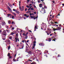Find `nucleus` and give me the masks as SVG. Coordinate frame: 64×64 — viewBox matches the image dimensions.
<instances>
[{"label":"nucleus","mask_w":64,"mask_h":64,"mask_svg":"<svg viewBox=\"0 0 64 64\" xmlns=\"http://www.w3.org/2000/svg\"><path fill=\"white\" fill-rule=\"evenodd\" d=\"M25 33H24L23 34V35L24 36H25Z\"/></svg>","instance_id":"603ef678"},{"label":"nucleus","mask_w":64,"mask_h":64,"mask_svg":"<svg viewBox=\"0 0 64 64\" xmlns=\"http://www.w3.org/2000/svg\"><path fill=\"white\" fill-rule=\"evenodd\" d=\"M6 23H5V22H2V26H4V25H5V24Z\"/></svg>","instance_id":"6e6552de"},{"label":"nucleus","mask_w":64,"mask_h":64,"mask_svg":"<svg viewBox=\"0 0 64 64\" xmlns=\"http://www.w3.org/2000/svg\"><path fill=\"white\" fill-rule=\"evenodd\" d=\"M18 34H16V36H18Z\"/></svg>","instance_id":"052dcab7"},{"label":"nucleus","mask_w":64,"mask_h":64,"mask_svg":"<svg viewBox=\"0 0 64 64\" xmlns=\"http://www.w3.org/2000/svg\"><path fill=\"white\" fill-rule=\"evenodd\" d=\"M35 46H32V50H33V49H34V48H35Z\"/></svg>","instance_id":"5701e85b"},{"label":"nucleus","mask_w":64,"mask_h":64,"mask_svg":"<svg viewBox=\"0 0 64 64\" xmlns=\"http://www.w3.org/2000/svg\"><path fill=\"white\" fill-rule=\"evenodd\" d=\"M39 44L41 46H44V44L43 43H40V44Z\"/></svg>","instance_id":"423d86ee"},{"label":"nucleus","mask_w":64,"mask_h":64,"mask_svg":"<svg viewBox=\"0 0 64 64\" xmlns=\"http://www.w3.org/2000/svg\"><path fill=\"white\" fill-rule=\"evenodd\" d=\"M28 32H27L25 34V36H26V38H28V36H27V35L28 34Z\"/></svg>","instance_id":"39448f33"},{"label":"nucleus","mask_w":64,"mask_h":64,"mask_svg":"<svg viewBox=\"0 0 64 64\" xmlns=\"http://www.w3.org/2000/svg\"><path fill=\"white\" fill-rule=\"evenodd\" d=\"M29 17V15L26 16V18H28V17Z\"/></svg>","instance_id":"ea45409f"},{"label":"nucleus","mask_w":64,"mask_h":64,"mask_svg":"<svg viewBox=\"0 0 64 64\" xmlns=\"http://www.w3.org/2000/svg\"><path fill=\"white\" fill-rule=\"evenodd\" d=\"M27 52L28 53V54H32V52L31 51L29 50L28 52Z\"/></svg>","instance_id":"1a4fd4ad"},{"label":"nucleus","mask_w":64,"mask_h":64,"mask_svg":"<svg viewBox=\"0 0 64 64\" xmlns=\"http://www.w3.org/2000/svg\"><path fill=\"white\" fill-rule=\"evenodd\" d=\"M16 12L18 14H19V13H20L17 10H16Z\"/></svg>","instance_id":"9d476101"},{"label":"nucleus","mask_w":64,"mask_h":64,"mask_svg":"<svg viewBox=\"0 0 64 64\" xmlns=\"http://www.w3.org/2000/svg\"><path fill=\"white\" fill-rule=\"evenodd\" d=\"M34 14H36V12H34Z\"/></svg>","instance_id":"4d7b16f0"},{"label":"nucleus","mask_w":64,"mask_h":64,"mask_svg":"<svg viewBox=\"0 0 64 64\" xmlns=\"http://www.w3.org/2000/svg\"><path fill=\"white\" fill-rule=\"evenodd\" d=\"M45 52H46V53H48V51H46V50L45 51Z\"/></svg>","instance_id":"09e8293b"},{"label":"nucleus","mask_w":64,"mask_h":64,"mask_svg":"<svg viewBox=\"0 0 64 64\" xmlns=\"http://www.w3.org/2000/svg\"><path fill=\"white\" fill-rule=\"evenodd\" d=\"M19 59V58H17V59L16 60H17V61H18L19 60H18V59Z\"/></svg>","instance_id":"72a5a7b5"},{"label":"nucleus","mask_w":64,"mask_h":64,"mask_svg":"<svg viewBox=\"0 0 64 64\" xmlns=\"http://www.w3.org/2000/svg\"><path fill=\"white\" fill-rule=\"evenodd\" d=\"M42 10H43V9H44H44H45V8H43V7H42Z\"/></svg>","instance_id":"3c124183"},{"label":"nucleus","mask_w":64,"mask_h":64,"mask_svg":"<svg viewBox=\"0 0 64 64\" xmlns=\"http://www.w3.org/2000/svg\"><path fill=\"white\" fill-rule=\"evenodd\" d=\"M34 44L36 43V40H35L34 41Z\"/></svg>","instance_id":"58836bf2"},{"label":"nucleus","mask_w":64,"mask_h":64,"mask_svg":"<svg viewBox=\"0 0 64 64\" xmlns=\"http://www.w3.org/2000/svg\"><path fill=\"white\" fill-rule=\"evenodd\" d=\"M34 19H36V18H34Z\"/></svg>","instance_id":"338daca9"},{"label":"nucleus","mask_w":64,"mask_h":64,"mask_svg":"<svg viewBox=\"0 0 64 64\" xmlns=\"http://www.w3.org/2000/svg\"><path fill=\"white\" fill-rule=\"evenodd\" d=\"M54 23L55 24H58V22H54Z\"/></svg>","instance_id":"c9c22d12"},{"label":"nucleus","mask_w":64,"mask_h":64,"mask_svg":"<svg viewBox=\"0 0 64 64\" xmlns=\"http://www.w3.org/2000/svg\"><path fill=\"white\" fill-rule=\"evenodd\" d=\"M28 31H29V32H30L31 33H32V31L30 30H29Z\"/></svg>","instance_id":"e433bc0d"},{"label":"nucleus","mask_w":64,"mask_h":64,"mask_svg":"<svg viewBox=\"0 0 64 64\" xmlns=\"http://www.w3.org/2000/svg\"><path fill=\"white\" fill-rule=\"evenodd\" d=\"M8 43H10V40H8Z\"/></svg>","instance_id":"4c0bfd02"},{"label":"nucleus","mask_w":64,"mask_h":64,"mask_svg":"<svg viewBox=\"0 0 64 64\" xmlns=\"http://www.w3.org/2000/svg\"><path fill=\"white\" fill-rule=\"evenodd\" d=\"M11 33V34L12 35H14V33H13V32H12Z\"/></svg>","instance_id":"393cba45"},{"label":"nucleus","mask_w":64,"mask_h":64,"mask_svg":"<svg viewBox=\"0 0 64 64\" xmlns=\"http://www.w3.org/2000/svg\"><path fill=\"white\" fill-rule=\"evenodd\" d=\"M10 54L8 53V54H7V56L8 57H9L10 59H11V56H10Z\"/></svg>","instance_id":"20e7f679"},{"label":"nucleus","mask_w":64,"mask_h":64,"mask_svg":"<svg viewBox=\"0 0 64 64\" xmlns=\"http://www.w3.org/2000/svg\"><path fill=\"white\" fill-rule=\"evenodd\" d=\"M6 26V28H8V26Z\"/></svg>","instance_id":"5fc2aeb1"},{"label":"nucleus","mask_w":64,"mask_h":64,"mask_svg":"<svg viewBox=\"0 0 64 64\" xmlns=\"http://www.w3.org/2000/svg\"><path fill=\"white\" fill-rule=\"evenodd\" d=\"M31 10H34V8H32L31 9Z\"/></svg>","instance_id":"7c9ffc66"},{"label":"nucleus","mask_w":64,"mask_h":64,"mask_svg":"<svg viewBox=\"0 0 64 64\" xmlns=\"http://www.w3.org/2000/svg\"><path fill=\"white\" fill-rule=\"evenodd\" d=\"M61 29V28L60 27H58L56 28V29H55L54 28H53V30L54 31H55L56 30H60Z\"/></svg>","instance_id":"f257e3e1"},{"label":"nucleus","mask_w":64,"mask_h":64,"mask_svg":"<svg viewBox=\"0 0 64 64\" xmlns=\"http://www.w3.org/2000/svg\"><path fill=\"white\" fill-rule=\"evenodd\" d=\"M2 32V30H0V33H1V32Z\"/></svg>","instance_id":"e2e57ef3"},{"label":"nucleus","mask_w":64,"mask_h":64,"mask_svg":"<svg viewBox=\"0 0 64 64\" xmlns=\"http://www.w3.org/2000/svg\"><path fill=\"white\" fill-rule=\"evenodd\" d=\"M42 4H40L39 5V6L41 8L42 7Z\"/></svg>","instance_id":"aec40b11"},{"label":"nucleus","mask_w":64,"mask_h":64,"mask_svg":"<svg viewBox=\"0 0 64 64\" xmlns=\"http://www.w3.org/2000/svg\"><path fill=\"white\" fill-rule=\"evenodd\" d=\"M12 24H14V22L13 21L12 22Z\"/></svg>","instance_id":"680f3d73"},{"label":"nucleus","mask_w":64,"mask_h":64,"mask_svg":"<svg viewBox=\"0 0 64 64\" xmlns=\"http://www.w3.org/2000/svg\"><path fill=\"white\" fill-rule=\"evenodd\" d=\"M8 10L9 11H10V12H12V10H11V8L9 7L8 6Z\"/></svg>","instance_id":"9b49d317"},{"label":"nucleus","mask_w":64,"mask_h":64,"mask_svg":"<svg viewBox=\"0 0 64 64\" xmlns=\"http://www.w3.org/2000/svg\"><path fill=\"white\" fill-rule=\"evenodd\" d=\"M12 30H14V28L13 27L12 28Z\"/></svg>","instance_id":"2f4dec72"},{"label":"nucleus","mask_w":64,"mask_h":64,"mask_svg":"<svg viewBox=\"0 0 64 64\" xmlns=\"http://www.w3.org/2000/svg\"><path fill=\"white\" fill-rule=\"evenodd\" d=\"M27 16V14H25L24 15V16L25 17H26Z\"/></svg>","instance_id":"c756f323"},{"label":"nucleus","mask_w":64,"mask_h":64,"mask_svg":"<svg viewBox=\"0 0 64 64\" xmlns=\"http://www.w3.org/2000/svg\"><path fill=\"white\" fill-rule=\"evenodd\" d=\"M52 34H50V36H52Z\"/></svg>","instance_id":"bf43d9fd"},{"label":"nucleus","mask_w":64,"mask_h":64,"mask_svg":"<svg viewBox=\"0 0 64 64\" xmlns=\"http://www.w3.org/2000/svg\"><path fill=\"white\" fill-rule=\"evenodd\" d=\"M3 35L4 36H6V35H7V34L6 33V30H4L3 31L2 33Z\"/></svg>","instance_id":"f03ea898"},{"label":"nucleus","mask_w":64,"mask_h":64,"mask_svg":"<svg viewBox=\"0 0 64 64\" xmlns=\"http://www.w3.org/2000/svg\"><path fill=\"white\" fill-rule=\"evenodd\" d=\"M22 8L21 6H20L19 7L20 9V10H21V11H24V6H22Z\"/></svg>","instance_id":"7ed1b4c3"},{"label":"nucleus","mask_w":64,"mask_h":64,"mask_svg":"<svg viewBox=\"0 0 64 64\" xmlns=\"http://www.w3.org/2000/svg\"><path fill=\"white\" fill-rule=\"evenodd\" d=\"M15 40H16V42H17V40L18 41H19V38H15Z\"/></svg>","instance_id":"0eeeda50"},{"label":"nucleus","mask_w":64,"mask_h":64,"mask_svg":"<svg viewBox=\"0 0 64 64\" xmlns=\"http://www.w3.org/2000/svg\"><path fill=\"white\" fill-rule=\"evenodd\" d=\"M13 11H16V10H15V9H13Z\"/></svg>","instance_id":"c03bdc74"},{"label":"nucleus","mask_w":64,"mask_h":64,"mask_svg":"<svg viewBox=\"0 0 64 64\" xmlns=\"http://www.w3.org/2000/svg\"><path fill=\"white\" fill-rule=\"evenodd\" d=\"M44 13H46V12H45V10H44Z\"/></svg>","instance_id":"774afa93"},{"label":"nucleus","mask_w":64,"mask_h":64,"mask_svg":"<svg viewBox=\"0 0 64 64\" xmlns=\"http://www.w3.org/2000/svg\"><path fill=\"white\" fill-rule=\"evenodd\" d=\"M29 40H28L26 41V42H27V43H28V42H29Z\"/></svg>","instance_id":"49530a36"},{"label":"nucleus","mask_w":64,"mask_h":64,"mask_svg":"<svg viewBox=\"0 0 64 64\" xmlns=\"http://www.w3.org/2000/svg\"><path fill=\"white\" fill-rule=\"evenodd\" d=\"M26 7H27L28 8H32V6L30 7L29 6H26Z\"/></svg>","instance_id":"ddd939ff"},{"label":"nucleus","mask_w":64,"mask_h":64,"mask_svg":"<svg viewBox=\"0 0 64 64\" xmlns=\"http://www.w3.org/2000/svg\"><path fill=\"white\" fill-rule=\"evenodd\" d=\"M13 14H14V15H16V14H15V13L14 12L13 13Z\"/></svg>","instance_id":"6e6d98bb"},{"label":"nucleus","mask_w":64,"mask_h":64,"mask_svg":"<svg viewBox=\"0 0 64 64\" xmlns=\"http://www.w3.org/2000/svg\"><path fill=\"white\" fill-rule=\"evenodd\" d=\"M51 24L52 25H53V24H54V22H51Z\"/></svg>","instance_id":"cd10ccee"},{"label":"nucleus","mask_w":64,"mask_h":64,"mask_svg":"<svg viewBox=\"0 0 64 64\" xmlns=\"http://www.w3.org/2000/svg\"><path fill=\"white\" fill-rule=\"evenodd\" d=\"M53 3H54V4H55V1H54V0H53Z\"/></svg>","instance_id":"de8ad7c7"},{"label":"nucleus","mask_w":64,"mask_h":64,"mask_svg":"<svg viewBox=\"0 0 64 64\" xmlns=\"http://www.w3.org/2000/svg\"><path fill=\"white\" fill-rule=\"evenodd\" d=\"M11 22L10 20H9L8 22V23L9 24H11Z\"/></svg>","instance_id":"4be33fe9"},{"label":"nucleus","mask_w":64,"mask_h":64,"mask_svg":"<svg viewBox=\"0 0 64 64\" xmlns=\"http://www.w3.org/2000/svg\"><path fill=\"white\" fill-rule=\"evenodd\" d=\"M48 41L49 42H50L51 41V38H48Z\"/></svg>","instance_id":"6ab92c4d"},{"label":"nucleus","mask_w":64,"mask_h":64,"mask_svg":"<svg viewBox=\"0 0 64 64\" xmlns=\"http://www.w3.org/2000/svg\"><path fill=\"white\" fill-rule=\"evenodd\" d=\"M2 37V39H3V40H5V38H4V36H3Z\"/></svg>","instance_id":"a211bd4d"},{"label":"nucleus","mask_w":64,"mask_h":64,"mask_svg":"<svg viewBox=\"0 0 64 64\" xmlns=\"http://www.w3.org/2000/svg\"><path fill=\"white\" fill-rule=\"evenodd\" d=\"M33 63H34V64H36V62H33Z\"/></svg>","instance_id":"13d9d810"},{"label":"nucleus","mask_w":64,"mask_h":64,"mask_svg":"<svg viewBox=\"0 0 64 64\" xmlns=\"http://www.w3.org/2000/svg\"><path fill=\"white\" fill-rule=\"evenodd\" d=\"M31 12L30 11L28 10L26 12V13H31Z\"/></svg>","instance_id":"2eb2a0df"},{"label":"nucleus","mask_w":64,"mask_h":64,"mask_svg":"<svg viewBox=\"0 0 64 64\" xmlns=\"http://www.w3.org/2000/svg\"><path fill=\"white\" fill-rule=\"evenodd\" d=\"M33 45H34L33 46H35V45H36V44H33Z\"/></svg>","instance_id":"f704fd0d"},{"label":"nucleus","mask_w":64,"mask_h":64,"mask_svg":"<svg viewBox=\"0 0 64 64\" xmlns=\"http://www.w3.org/2000/svg\"><path fill=\"white\" fill-rule=\"evenodd\" d=\"M30 17L31 18H33V16H31Z\"/></svg>","instance_id":"37998d69"},{"label":"nucleus","mask_w":64,"mask_h":64,"mask_svg":"<svg viewBox=\"0 0 64 64\" xmlns=\"http://www.w3.org/2000/svg\"><path fill=\"white\" fill-rule=\"evenodd\" d=\"M7 15L8 16V17H9L8 16H11V14H8Z\"/></svg>","instance_id":"4468645a"},{"label":"nucleus","mask_w":64,"mask_h":64,"mask_svg":"<svg viewBox=\"0 0 64 64\" xmlns=\"http://www.w3.org/2000/svg\"><path fill=\"white\" fill-rule=\"evenodd\" d=\"M27 8H26L25 10V11H27Z\"/></svg>","instance_id":"79ce46f5"},{"label":"nucleus","mask_w":64,"mask_h":64,"mask_svg":"<svg viewBox=\"0 0 64 64\" xmlns=\"http://www.w3.org/2000/svg\"><path fill=\"white\" fill-rule=\"evenodd\" d=\"M49 34H50V33H48L47 34V35H49Z\"/></svg>","instance_id":"a19ab883"},{"label":"nucleus","mask_w":64,"mask_h":64,"mask_svg":"<svg viewBox=\"0 0 64 64\" xmlns=\"http://www.w3.org/2000/svg\"><path fill=\"white\" fill-rule=\"evenodd\" d=\"M40 1H39L38 0V3H40Z\"/></svg>","instance_id":"0e129e2a"},{"label":"nucleus","mask_w":64,"mask_h":64,"mask_svg":"<svg viewBox=\"0 0 64 64\" xmlns=\"http://www.w3.org/2000/svg\"><path fill=\"white\" fill-rule=\"evenodd\" d=\"M58 57H60V55L59 54H58Z\"/></svg>","instance_id":"69168bd1"},{"label":"nucleus","mask_w":64,"mask_h":64,"mask_svg":"<svg viewBox=\"0 0 64 64\" xmlns=\"http://www.w3.org/2000/svg\"><path fill=\"white\" fill-rule=\"evenodd\" d=\"M6 30V31H7V32H8V33H9V30Z\"/></svg>","instance_id":"c85d7f7f"},{"label":"nucleus","mask_w":64,"mask_h":64,"mask_svg":"<svg viewBox=\"0 0 64 64\" xmlns=\"http://www.w3.org/2000/svg\"><path fill=\"white\" fill-rule=\"evenodd\" d=\"M9 39H12V37L11 36H9Z\"/></svg>","instance_id":"a878e982"},{"label":"nucleus","mask_w":64,"mask_h":64,"mask_svg":"<svg viewBox=\"0 0 64 64\" xmlns=\"http://www.w3.org/2000/svg\"><path fill=\"white\" fill-rule=\"evenodd\" d=\"M8 50H9L10 49V48H11V47H10V46H8Z\"/></svg>","instance_id":"f8f14e48"},{"label":"nucleus","mask_w":64,"mask_h":64,"mask_svg":"<svg viewBox=\"0 0 64 64\" xmlns=\"http://www.w3.org/2000/svg\"><path fill=\"white\" fill-rule=\"evenodd\" d=\"M24 46L23 45V46H22V48H19V49H23V48L24 47Z\"/></svg>","instance_id":"dca6fc26"},{"label":"nucleus","mask_w":64,"mask_h":64,"mask_svg":"<svg viewBox=\"0 0 64 64\" xmlns=\"http://www.w3.org/2000/svg\"><path fill=\"white\" fill-rule=\"evenodd\" d=\"M55 40H56V38H55L54 39H53L52 40V41H55Z\"/></svg>","instance_id":"473e14b6"},{"label":"nucleus","mask_w":64,"mask_h":64,"mask_svg":"<svg viewBox=\"0 0 64 64\" xmlns=\"http://www.w3.org/2000/svg\"><path fill=\"white\" fill-rule=\"evenodd\" d=\"M11 17H12V19H14V16H11Z\"/></svg>","instance_id":"f3484780"},{"label":"nucleus","mask_w":64,"mask_h":64,"mask_svg":"<svg viewBox=\"0 0 64 64\" xmlns=\"http://www.w3.org/2000/svg\"><path fill=\"white\" fill-rule=\"evenodd\" d=\"M27 51H28V49H27L26 48V50H25V52H27Z\"/></svg>","instance_id":"bb28decb"},{"label":"nucleus","mask_w":64,"mask_h":64,"mask_svg":"<svg viewBox=\"0 0 64 64\" xmlns=\"http://www.w3.org/2000/svg\"><path fill=\"white\" fill-rule=\"evenodd\" d=\"M30 16H31L32 15V13L30 14Z\"/></svg>","instance_id":"864d4df0"},{"label":"nucleus","mask_w":64,"mask_h":64,"mask_svg":"<svg viewBox=\"0 0 64 64\" xmlns=\"http://www.w3.org/2000/svg\"><path fill=\"white\" fill-rule=\"evenodd\" d=\"M24 40H23L22 41V42H23V43H24Z\"/></svg>","instance_id":"a18cd8bd"},{"label":"nucleus","mask_w":64,"mask_h":64,"mask_svg":"<svg viewBox=\"0 0 64 64\" xmlns=\"http://www.w3.org/2000/svg\"><path fill=\"white\" fill-rule=\"evenodd\" d=\"M37 27L36 26H35V27H34V29H37L38 28H37Z\"/></svg>","instance_id":"b1692460"},{"label":"nucleus","mask_w":64,"mask_h":64,"mask_svg":"<svg viewBox=\"0 0 64 64\" xmlns=\"http://www.w3.org/2000/svg\"><path fill=\"white\" fill-rule=\"evenodd\" d=\"M15 58H14L13 60V61H14V62H16V61H17V60H15Z\"/></svg>","instance_id":"412c9836"},{"label":"nucleus","mask_w":64,"mask_h":64,"mask_svg":"<svg viewBox=\"0 0 64 64\" xmlns=\"http://www.w3.org/2000/svg\"><path fill=\"white\" fill-rule=\"evenodd\" d=\"M58 15L56 16V18H58Z\"/></svg>","instance_id":"8fccbe9b"}]
</instances>
